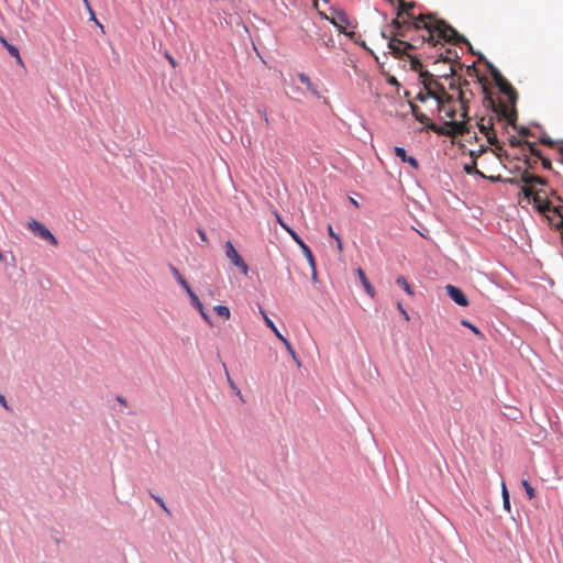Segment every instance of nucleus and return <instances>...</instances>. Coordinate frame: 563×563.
<instances>
[{
    "label": "nucleus",
    "mask_w": 563,
    "mask_h": 563,
    "mask_svg": "<svg viewBox=\"0 0 563 563\" xmlns=\"http://www.w3.org/2000/svg\"><path fill=\"white\" fill-rule=\"evenodd\" d=\"M445 126H439L435 123H428V130H431L440 135H463L467 132V122L466 121H450L444 123Z\"/></svg>",
    "instance_id": "20e7f679"
},
{
    "label": "nucleus",
    "mask_w": 563,
    "mask_h": 563,
    "mask_svg": "<svg viewBox=\"0 0 563 563\" xmlns=\"http://www.w3.org/2000/svg\"><path fill=\"white\" fill-rule=\"evenodd\" d=\"M538 192L532 197L534 207L537 210L543 214L553 213L561 218V223L563 224V214L561 206H552V202L548 199L543 198V190H537Z\"/></svg>",
    "instance_id": "39448f33"
},
{
    "label": "nucleus",
    "mask_w": 563,
    "mask_h": 563,
    "mask_svg": "<svg viewBox=\"0 0 563 563\" xmlns=\"http://www.w3.org/2000/svg\"><path fill=\"white\" fill-rule=\"evenodd\" d=\"M335 241H336L338 250H339V251H342V249H343V244H342V241H341L340 236H339L338 239H335Z\"/></svg>",
    "instance_id": "603ef678"
},
{
    "label": "nucleus",
    "mask_w": 563,
    "mask_h": 563,
    "mask_svg": "<svg viewBox=\"0 0 563 563\" xmlns=\"http://www.w3.org/2000/svg\"><path fill=\"white\" fill-rule=\"evenodd\" d=\"M170 272L173 274V276L175 277V279L178 282V284L185 289L189 286V284L187 283V280L183 277V275L180 274V272L178 271L177 267L175 266H170Z\"/></svg>",
    "instance_id": "aec40b11"
},
{
    "label": "nucleus",
    "mask_w": 563,
    "mask_h": 563,
    "mask_svg": "<svg viewBox=\"0 0 563 563\" xmlns=\"http://www.w3.org/2000/svg\"><path fill=\"white\" fill-rule=\"evenodd\" d=\"M533 185H545L547 180L540 176L534 175V178H532Z\"/></svg>",
    "instance_id": "4c0bfd02"
},
{
    "label": "nucleus",
    "mask_w": 563,
    "mask_h": 563,
    "mask_svg": "<svg viewBox=\"0 0 563 563\" xmlns=\"http://www.w3.org/2000/svg\"><path fill=\"white\" fill-rule=\"evenodd\" d=\"M82 1H84V3L86 4L87 9H89V8H90V5H89L88 1H87V0H82Z\"/></svg>",
    "instance_id": "052dcab7"
},
{
    "label": "nucleus",
    "mask_w": 563,
    "mask_h": 563,
    "mask_svg": "<svg viewBox=\"0 0 563 563\" xmlns=\"http://www.w3.org/2000/svg\"><path fill=\"white\" fill-rule=\"evenodd\" d=\"M540 143L550 147H553L555 145V142L551 140L549 136H542L540 139Z\"/></svg>",
    "instance_id": "f704fd0d"
},
{
    "label": "nucleus",
    "mask_w": 563,
    "mask_h": 563,
    "mask_svg": "<svg viewBox=\"0 0 563 563\" xmlns=\"http://www.w3.org/2000/svg\"><path fill=\"white\" fill-rule=\"evenodd\" d=\"M229 384L236 391V395L241 396L240 389L236 388V386L234 385V383L230 378H229Z\"/></svg>",
    "instance_id": "3c124183"
},
{
    "label": "nucleus",
    "mask_w": 563,
    "mask_h": 563,
    "mask_svg": "<svg viewBox=\"0 0 563 563\" xmlns=\"http://www.w3.org/2000/svg\"><path fill=\"white\" fill-rule=\"evenodd\" d=\"M280 341L283 342V344L285 345L286 350L291 355L294 361H296L298 364H300L299 361H298L297 354H296V352H295V350H294V347L291 345V343L285 336H283L280 339Z\"/></svg>",
    "instance_id": "bb28decb"
},
{
    "label": "nucleus",
    "mask_w": 563,
    "mask_h": 563,
    "mask_svg": "<svg viewBox=\"0 0 563 563\" xmlns=\"http://www.w3.org/2000/svg\"><path fill=\"white\" fill-rule=\"evenodd\" d=\"M410 108H411V112H412L413 117L420 123H423L426 125V128H428V123H431L430 118L428 115H426L424 113H422L418 106L410 103Z\"/></svg>",
    "instance_id": "a211bd4d"
},
{
    "label": "nucleus",
    "mask_w": 563,
    "mask_h": 563,
    "mask_svg": "<svg viewBox=\"0 0 563 563\" xmlns=\"http://www.w3.org/2000/svg\"><path fill=\"white\" fill-rule=\"evenodd\" d=\"M88 10H89V12H90V18H91V20L96 21V22H97V24L102 29V25H101V24L96 20L95 12L92 11V9H91V8H89Z\"/></svg>",
    "instance_id": "8fccbe9b"
},
{
    "label": "nucleus",
    "mask_w": 563,
    "mask_h": 563,
    "mask_svg": "<svg viewBox=\"0 0 563 563\" xmlns=\"http://www.w3.org/2000/svg\"><path fill=\"white\" fill-rule=\"evenodd\" d=\"M409 23L404 16L398 18L397 12L396 18L390 23L391 30L382 31L380 33L384 38L388 40V48L395 57H401L406 49H415L417 47L412 42L402 40L406 36L405 30H413L408 27Z\"/></svg>",
    "instance_id": "f03ea898"
},
{
    "label": "nucleus",
    "mask_w": 563,
    "mask_h": 563,
    "mask_svg": "<svg viewBox=\"0 0 563 563\" xmlns=\"http://www.w3.org/2000/svg\"><path fill=\"white\" fill-rule=\"evenodd\" d=\"M286 232L299 245V249H301L305 257L307 258V261L309 262L310 266L314 271L316 269V262H314L313 254H312L311 250L309 249V246L303 242V240L291 228H286Z\"/></svg>",
    "instance_id": "1a4fd4ad"
},
{
    "label": "nucleus",
    "mask_w": 563,
    "mask_h": 563,
    "mask_svg": "<svg viewBox=\"0 0 563 563\" xmlns=\"http://www.w3.org/2000/svg\"><path fill=\"white\" fill-rule=\"evenodd\" d=\"M556 150H558L559 154L561 155L560 162L563 164V141L558 144Z\"/></svg>",
    "instance_id": "37998d69"
},
{
    "label": "nucleus",
    "mask_w": 563,
    "mask_h": 563,
    "mask_svg": "<svg viewBox=\"0 0 563 563\" xmlns=\"http://www.w3.org/2000/svg\"><path fill=\"white\" fill-rule=\"evenodd\" d=\"M187 295L189 296L190 298V302L191 305L198 310V311H202V307L203 305L201 303L200 299L198 298V296L194 292V290L191 289L190 285L184 289Z\"/></svg>",
    "instance_id": "6ab92c4d"
},
{
    "label": "nucleus",
    "mask_w": 563,
    "mask_h": 563,
    "mask_svg": "<svg viewBox=\"0 0 563 563\" xmlns=\"http://www.w3.org/2000/svg\"><path fill=\"white\" fill-rule=\"evenodd\" d=\"M350 201L355 208L360 207L358 202L354 198L350 197Z\"/></svg>",
    "instance_id": "6e6d98bb"
},
{
    "label": "nucleus",
    "mask_w": 563,
    "mask_h": 563,
    "mask_svg": "<svg viewBox=\"0 0 563 563\" xmlns=\"http://www.w3.org/2000/svg\"><path fill=\"white\" fill-rule=\"evenodd\" d=\"M356 274H357V276H358V278H360V280H361V283H362V285H363V287H364V289H365V291H366V294H367L369 297L374 298V296H375V294H376V292H375V289H374V287L372 286V284L369 283V280L367 279V277H366V275H365L364 271H363L362 268H357V269H356Z\"/></svg>",
    "instance_id": "2eb2a0df"
},
{
    "label": "nucleus",
    "mask_w": 563,
    "mask_h": 563,
    "mask_svg": "<svg viewBox=\"0 0 563 563\" xmlns=\"http://www.w3.org/2000/svg\"><path fill=\"white\" fill-rule=\"evenodd\" d=\"M165 57L169 62L170 66L175 68L177 66L176 60L173 58V56L169 53H165Z\"/></svg>",
    "instance_id": "58836bf2"
},
{
    "label": "nucleus",
    "mask_w": 563,
    "mask_h": 563,
    "mask_svg": "<svg viewBox=\"0 0 563 563\" xmlns=\"http://www.w3.org/2000/svg\"><path fill=\"white\" fill-rule=\"evenodd\" d=\"M410 49H406L400 58L407 56L410 62V68L415 71H418L419 76L421 77V74L426 73L427 70L423 69V65H422L421 60L417 56L410 55L408 53Z\"/></svg>",
    "instance_id": "ddd939ff"
},
{
    "label": "nucleus",
    "mask_w": 563,
    "mask_h": 563,
    "mask_svg": "<svg viewBox=\"0 0 563 563\" xmlns=\"http://www.w3.org/2000/svg\"><path fill=\"white\" fill-rule=\"evenodd\" d=\"M397 309L399 310V312L401 313V316L405 318L406 321L410 320V317H409L407 310L402 307L401 302L397 303Z\"/></svg>",
    "instance_id": "c9c22d12"
},
{
    "label": "nucleus",
    "mask_w": 563,
    "mask_h": 563,
    "mask_svg": "<svg viewBox=\"0 0 563 563\" xmlns=\"http://www.w3.org/2000/svg\"><path fill=\"white\" fill-rule=\"evenodd\" d=\"M27 228L41 240L48 242L53 246H57V239L43 223L32 219L27 222Z\"/></svg>",
    "instance_id": "0eeeda50"
},
{
    "label": "nucleus",
    "mask_w": 563,
    "mask_h": 563,
    "mask_svg": "<svg viewBox=\"0 0 563 563\" xmlns=\"http://www.w3.org/2000/svg\"><path fill=\"white\" fill-rule=\"evenodd\" d=\"M521 485L522 487L525 488V492L528 496V498L531 500L536 497V490L534 488L531 486V484L529 483L528 479H522L521 481Z\"/></svg>",
    "instance_id": "b1692460"
},
{
    "label": "nucleus",
    "mask_w": 563,
    "mask_h": 563,
    "mask_svg": "<svg viewBox=\"0 0 563 563\" xmlns=\"http://www.w3.org/2000/svg\"><path fill=\"white\" fill-rule=\"evenodd\" d=\"M298 78H299L300 82L307 87L308 90L316 92V88H314L313 84L311 82L310 78L306 74H303V73L299 74Z\"/></svg>",
    "instance_id": "393cba45"
},
{
    "label": "nucleus",
    "mask_w": 563,
    "mask_h": 563,
    "mask_svg": "<svg viewBox=\"0 0 563 563\" xmlns=\"http://www.w3.org/2000/svg\"><path fill=\"white\" fill-rule=\"evenodd\" d=\"M471 156L474 157L472 163L470 165H465L464 166V172L466 174H475V175H478L483 178H487L492 181H498L500 180V176H486L484 175L479 169H477V164H476V157L474 155V152H471Z\"/></svg>",
    "instance_id": "9b49d317"
},
{
    "label": "nucleus",
    "mask_w": 563,
    "mask_h": 563,
    "mask_svg": "<svg viewBox=\"0 0 563 563\" xmlns=\"http://www.w3.org/2000/svg\"><path fill=\"white\" fill-rule=\"evenodd\" d=\"M468 81L466 79H464L463 81H461L459 79V86H457V99H459V102L461 104V117L464 119L463 121H466L467 120V114H468V102L471 101V99L473 98V92L471 90L467 89L468 87Z\"/></svg>",
    "instance_id": "423d86ee"
},
{
    "label": "nucleus",
    "mask_w": 563,
    "mask_h": 563,
    "mask_svg": "<svg viewBox=\"0 0 563 563\" xmlns=\"http://www.w3.org/2000/svg\"><path fill=\"white\" fill-rule=\"evenodd\" d=\"M216 313L224 320H229L231 317L230 309L227 306L218 305L213 308Z\"/></svg>",
    "instance_id": "412c9836"
},
{
    "label": "nucleus",
    "mask_w": 563,
    "mask_h": 563,
    "mask_svg": "<svg viewBox=\"0 0 563 563\" xmlns=\"http://www.w3.org/2000/svg\"><path fill=\"white\" fill-rule=\"evenodd\" d=\"M427 98H430V97L427 95V91H426V92L420 91V92L418 93V96H417V99H418V100H420V101H422V102H423V101H426V100H427Z\"/></svg>",
    "instance_id": "79ce46f5"
},
{
    "label": "nucleus",
    "mask_w": 563,
    "mask_h": 563,
    "mask_svg": "<svg viewBox=\"0 0 563 563\" xmlns=\"http://www.w3.org/2000/svg\"><path fill=\"white\" fill-rule=\"evenodd\" d=\"M532 178H534V175L529 173L528 170H525L522 174H521V177H520V180L525 184V185H533V180Z\"/></svg>",
    "instance_id": "2f4dec72"
},
{
    "label": "nucleus",
    "mask_w": 563,
    "mask_h": 563,
    "mask_svg": "<svg viewBox=\"0 0 563 563\" xmlns=\"http://www.w3.org/2000/svg\"><path fill=\"white\" fill-rule=\"evenodd\" d=\"M260 313L265 322V324L274 332V334L280 340L284 335L279 332V330L276 328L275 323L272 321V319L267 316L265 310L260 307Z\"/></svg>",
    "instance_id": "f3484780"
},
{
    "label": "nucleus",
    "mask_w": 563,
    "mask_h": 563,
    "mask_svg": "<svg viewBox=\"0 0 563 563\" xmlns=\"http://www.w3.org/2000/svg\"><path fill=\"white\" fill-rule=\"evenodd\" d=\"M328 233L331 238H333L334 240L339 238V235L333 231V228L331 224L328 225Z\"/></svg>",
    "instance_id": "a18cd8bd"
},
{
    "label": "nucleus",
    "mask_w": 563,
    "mask_h": 563,
    "mask_svg": "<svg viewBox=\"0 0 563 563\" xmlns=\"http://www.w3.org/2000/svg\"><path fill=\"white\" fill-rule=\"evenodd\" d=\"M199 313L201 314L202 319L208 322L209 324H211V321H210V317L209 314L206 312L205 308L202 307V311H199Z\"/></svg>",
    "instance_id": "ea45409f"
},
{
    "label": "nucleus",
    "mask_w": 563,
    "mask_h": 563,
    "mask_svg": "<svg viewBox=\"0 0 563 563\" xmlns=\"http://www.w3.org/2000/svg\"><path fill=\"white\" fill-rule=\"evenodd\" d=\"M395 154L402 162H406V163L410 164L415 169L419 168L418 161L415 157H412V156H407L405 148L396 146L395 147Z\"/></svg>",
    "instance_id": "dca6fc26"
},
{
    "label": "nucleus",
    "mask_w": 563,
    "mask_h": 563,
    "mask_svg": "<svg viewBox=\"0 0 563 563\" xmlns=\"http://www.w3.org/2000/svg\"><path fill=\"white\" fill-rule=\"evenodd\" d=\"M152 497L155 499V501L159 505V507L166 511L167 514H169V510L168 508L166 507V504L164 503V500L159 497V496H156L154 494H152Z\"/></svg>",
    "instance_id": "72a5a7b5"
},
{
    "label": "nucleus",
    "mask_w": 563,
    "mask_h": 563,
    "mask_svg": "<svg viewBox=\"0 0 563 563\" xmlns=\"http://www.w3.org/2000/svg\"><path fill=\"white\" fill-rule=\"evenodd\" d=\"M445 290H446V294L448 296L459 306L461 307H466L468 305V300L466 298V296L464 295V292L453 286V285H446L445 286Z\"/></svg>",
    "instance_id": "9d476101"
},
{
    "label": "nucleus",
    "mask_w": 563,
    "mask_h": 563,
    "mask_svg": "<svg viewBox=\"0 0 563 563\" xmlns=\"http://www.w3.org/2000/svg\"><path fill=\"white\" fill-rule=\"evenodd\" d=\"M510 145H511L512 147H516V146H520V145H525V144H523V141L516 140V139H511V140H510Z\"/></svg>",
    "instance_id": "c03bdc74"
},
{
    "label": "nucleus",
    "mask_w": 563,
    "mask_h": 563,
    "mask_svg": "<svg viewBox=\"0 0 563 563\" xmlns=\"http://www.w3.org/2000/svg\"><path fill=\"white\" fill-rule=\"evenodd\" d=\"M389 82H390V84H397V80H396V78H395V77H391V78L389 79Z\"/></svg>",
    "instance_id": "bf43d9fd"
},
{
    "label": "nucleus",
    "mask_w": 563,
    "mask_h": 563,
    "mask_svg": "<svg viewBox=\"0 0 563 563\" xmlns=\"http://www.w3.org/2000/svg\"><path fill=\"white\" fill-rule=\"evenodd\" d=\"M521 191L522 194L525 195V197L527 198H532L538 191L533 188V185H525L522 188H521Z\"/></svg>",
    "instance_id": "7c9ffc66"
},
{
    "label": "nucleus",
    "mask_w": 563,
    "mask_h": 563,
    "mask_svg": "<svg viewBox=\"0 0 563 563\" xmlns=\"http://www.w3.org/2000/svg\"><path fill=\"white\" fill-rule=\"evenodd\" d=\"M225 255L231 261V263L240 268L242 274L247 275L249 273V266L243 260V257L239 254V252L235 250L234 245L231 241L225 242Z\"/></svg>",
    "instance_id": "6e6552de"
},
{
    "label": "nucleus",
    "mask_w": 563,
    "mask_h": 563,
    "mask_svg": "<svg viewBox=\"0 0 563 563\" xmlns=\"http://www.w3.org/2000/svg\"><path fill=\"white\" fill-rule=\"evenodd\" d=\"M0 43L7 48V51L9 52V54L15 58V62L23 66V60H22V57L20 55V52L18 49V47H15L14 45L10 44L2 35H0Z\"/></svg>",
    "instance_id": "4468645a"
},
{
    "label": "nucleus",
    "mask_w": 563,
    "mask_h": 563,
    "mask_svg": "<svg viewBox=\"0 0 563 563\" xmlns=\"http://www.w3.org/2000/svg\"><path fill=\"white\" fill-rule=\"evenodd\" d=\"M444 60V62H451V57L448 55L443 56V54H440L439 58L435 62Z\"/></svg>",
    "instance_id": "09e8293b"
},
{
    "label": "nucleus",
    "mask_w": 563,
    "mask_h": 563,
    "mask_svg": "<svg viewBox=\"0 0 563 563\" xmlns=\"http://www.w3.org/2000/svg\"><path fill=\"white\" fill-rule=\"evenodd\" d=\"M421 82L427 95L437 100L441 110L444 109V102H453V97L446 92L443 85L431 73L426 71L421 74Z\"/></svg>",
    "instance_id": "7ed1b4c3"
},
{
    "label": "nucleus",
    "mask_w": 563,
    "mask_h": 563,
    "mask_svg": "<svg viewBox=\"0 0 563 563\" xmlns=\"http://www.w3.org/2000/svg\"><path fill=\"white\" fill-rule=\"evenodd\" d=\"M117 400H118L121 405L126 406V400H125L123 397L118 396V397H117Z\"/></svg>",
    "instance_id": "5fc2aeb1"
},
{
    "label": "nucleus",
    "mask_w": 563,
    "mask_h": 563,
    "mask_svg": "<svg viewBox=\"0 0 563 563\" xmlns=\"http://www.w3.org/2000/svg\"><path fill=\"white\" fill-rule=\"evenodd\" d=\"M396 284L399 285L400 287H402V289L409 295V296H413V290L410 286V284L407 282V279L404 277V276H399L397 277L396 279Z\"/></svg>",
    "instance_id": "4be33fe9"
},
{
    "label": "nucleus",
    "mask_w": 563,
    "mask_h": 563,
    "mask_svg": "<svg viewBox=\"0 0 563 563\" xmlns=\"http://www.w3.org/2000/svg\"><path fill=\"white\" fill-rule=\"evenodd\" d=\"M478 125H479V130H481V132H482V133H484V134H485V132H487V131H490V132H492V131L494 130V129H493V122H492V119H488L487 124H486V123H485V119H484V118H482L481 123H479Z\"/></svg>",
    "instance_id": "c85d7f7f"
},
{
    "label": "nucleus",
    "mask_w": 563,
    "mask_h": 563,
    "mask_svg": "<svg viewBox=\"0 0 563 563\" xmlns=\"http://www.w3.org/2000/svg\"><path fill=\"white\" fill-rule=\"evenodd\" d=\"M452 102H444V109H440L439 108V111L440 112H443L445 117L450 118L452 121L455 117V109L451 106Z\"/></svg>",
    "instance_id": "5701e85b"
},
{
    "label": "nucleus",
    "mask_w": 563,
    "mask_h": 563,
    "mask_svg": "<svg viewBox=\"0 0 563 563\" xmlns=\"http://www.w3.org/2000/svg\"><path fill=\"white\" fill-rule=\"evenodd\" d=\"M276 219H277V222L282 225V228L286 231V228H289L283 220L282 218L276 214Z\"/></svg>",
    "instance_id": "de8ad7c7"
},
{
    "label": "nucleus",
    "mask_w": 563,
    "mask_h": 563,
    "mask_svg": "<svg viewBox=\"0 0 563 563\" xmlns=\"http://www.w3.org/2000/svg\"><path fill=\"white\" fill-rule=\"evenodd\" d=\"M331 23L334 24L341 33L352 35V33L346 32L349 20L344 12H336L335 15L331 18Z\"/></svg>",
    "instance_id": "f8f14e48"
},
{
    "label": "nucleus",
    "mask_w": 563,
    "mask_h": 563,
    "mask_svg": "<svg viewBox=\"0 0 563 563\" xmlns=\"http://www.w3.org/2000/svg\"><path fill=\"white\" fill-rule=\"evenodd\" d=\"M197 233H198V235L200 236V239H201L203 242H207V235H206V232H205L202 229H198V230H197Z\"/></svg>",
    "instance_id": "49530a36"
},
{
    "label": "nucleus",
    "mask_w": 563,
    "mask_h": 563,
    "mask_svg": "<svg viewBox=\"0 0 563 563\" xmlns=\"http://www.w3.org/2000/svg\"><path fill=\"white\" fill-rule=\"evenodd\" d=\"M485 135L487 137V141L490 145H495L497 146L498 148H500V146H498V140H497V135L495 133V131L493 130L492 132L490 131H487L485 132Z\"/></svg>",
    "instance_id": "c756f323"
},
{
    "label": "nucleus",
    "mask_w": 563,
    "mask_h": 563,
    "mask_svg": "<svg viewBox=\"0 0 563 563\" xmlns=\"http://www.w3.org/2000/svg\"><path fill=\"white\" fill-rule=\"evenodd\" d=\"M487 68L489 69V73L495 81V84L498 86L501 93L507 96L508 101L510 104H506L501 101L496 102L489 91V88L487 84L485 82L486 79L483 77H479L478 80L482 82L483 92L485 93L484 97V104L492 108L493 111L501 119H505L508 124L515 125V122L517 120V110H516V102H517V91L511 86V84L500 74V71L489 62H486Z\"/></svg>",
    "instance_id": "f257e3e1"
},
{
    "label": "nucleus",
    "mask_w": 563,
    "mask_h": 563,
    "mask_svg": "<svg viewBox=\"0 0 563 563\" xmlns=\"http://www.w3.org/2000/svg\"><path fill=\"white\" fill-rule=\"evenodd\" d=\"M562 239H563V235H562Z\"/></svg>",
    "instance_id": "e2e57ef3"
},
{
    "label": "nucleus",
    "mask_w": 563,
    "mask_h": 563,
    "mask_svg": "<svg viewBox=\"0 0 563 563\" xmlns=\"http://www.w3.org/2000/svg\"><path fill=\"white\" fill-rule=\"evenodd\" d=\"M461 324L468 328L472 332H474L478 336H483V333L479 331L477 327L468 322L467 320H462Z\"/></svg>",
    "instance_id": "473e14b6"
},
{
    "label": "nucleus",
    "mask_w": 563,
    "mask_h": 563,
    "mask_svg": "<svg viewBox=\"0 0 563 563\" xmlns=\"http://www.w3.org/2000/svg\"><path fill=\"white\" fill-rule=\"evenodd\" d=\"M501 495H503L504 508L506 510L510 511L509 493L507 490V487H506L505 483L501 484Z\"/></svg>",
    "instance_id": "a878e982"
},
{
    "label": "nucleus",
    "mask_w": 563,
    "mask_h": 563,
    "mask_svg": "<svg viewBox=\"0 0 563 563\" xmlns=\"http://www.w3.org/2000/svg\"><path fill=\"white\" fill-rule=\"evenodd\" d=\"M523 144L528 147L529 152L531 153V155L538 157L539 159L542 157V154H541V151L538 150L533 143L529 142V141H523Z\"/></svg>",
    "instance_id": "cd10ccee"
},
{
    "label": "nucleus",
    "mask_w": 563,
    "mask_h": 563,
    "mask_svg": "<svg viewBox=\"0 0 563 563\" xmlns=\"http://www.w3.org/2000/svg\"><path fill=\"white\" fill-rule=\"evenodd\" d=\"M558 225L562 227L563 228V224L560 222Z\"/></svg>",
    "instance_id": "680f3d73"
},
{
    "label": "nucleus",
    "mask_w": 563,
    "mask_h": 563,
    "mask_svg": "<svg viewBox=\"0 0 563 563\" xmlns=\"http://www.w3.org/2000/svg\"><path fill=\"white\" fill-rule=\"evenodd\" d=\"M540 161H541V164H542L543 168H545L548 170L552 169V163H551V161L549 158L542 156L540 158Z\"/></svg>",
    "instance_id": "e433bc0d"
},
{
    "label": "nucleus",
    "mask_w": 563,
    "mask_h": 563,
    "mask_svg": "<svg viewBox=\"0 0 563 563\" xmlns=\"http://www.w3.org/2000/svg\"><path fill=\"white\" fill-rule=\"evenodd\" d=\"M262 115H263V120H264L265 124H269V120H268V115H267L266 111H263Z\"/></svg>",
    "instance_id": "864d4df0"
},
{
    "label": "nucleus",
    "mask_w": 563,
    "mask_h": 563,
    "mask_svg": "<svg viewBox=\"0 0 563 563\" xmlns=\"http://www.w3.org/2000/svg\"><path fill=\"white\" fill-rule=\"evenodd\" d=\"M475 71H476V69L474 66L467 68L468 75H471L472 73H475Z\"/></svg>",
    "instance_id": "4d7b16f0"
},
{
    "label": "nucleus",
    "mask_w": 563,
    "mask_h": 563,
    "mask_svg": "<svg viewBox=\"0 0 563 563\" xmlns=\"http://www.w3.org/2000/svg\"><path fill=\"white\" fill-rule=\"evenodd\" d=\"M0 405H1L3 408H5L7 410H9V409H10V407H9V405H8V402H7V399H5V397H4L2 394H0Z\"/></svg>",
    "instance_id": "a19ab883"
},
{
    "label": "nucleus",
    "mask_w": 563,
    "mask_h": 563,
    "mask_svg": "<svg viewBox=\"0 0 563 563\" xmlns=\"http://www.w3.org/2000/svg\"><path fill=\"white\" fill-rule=\"evenodd\" d=\"M552 197H554L558 201H562V198L558 196L555 192H552Z\"/></svg>",
    "instance_id": "13d9d810"
}]
</instances>
